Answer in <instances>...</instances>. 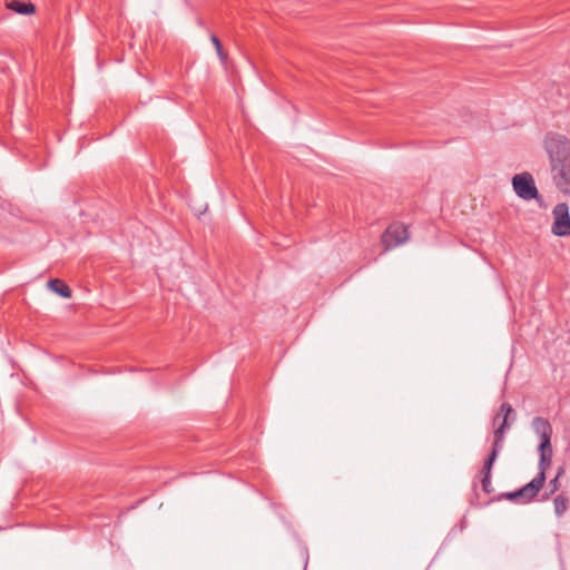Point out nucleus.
<instances>
[{"label": "nucleus", "mask_w": 570, "mask_h": 570, "mask_svg": "<svg viewBox=\"0 0 570 570\" xmlns=\"http://www.w3.org/2000/svg\"><path fill=\"white\" fill-rule=\"evenodd\" d=\"M210 40H212V42H213V45H214V47H215V49H216V52H217V55H218L219 59H220L222 61H225V60L227 59V55H226V52L224 51L223 46H222V42H220V40L218 39V37H217L216 35H212V36H210Z\"/></svg>", "instance_id": "obj_16"}, {"label": "nucleus", "mask_w": 570, "mask_h": 570, "mask_svg": "<svg viewBox=\"0 0 570 570\" xmlns=\"http://www.w3.org/2000/svg\"><path fill=\"white\" fill-rule=\"evenodd\" d=\"M551 173L558 189L570 194V161L551 165Z\"/></svg>", "instance_id": "obj_5"}, {"label": "nucleus", "mask_w": 570, "mask_h": 570, "mask_svg": "<svg viewBox=\"0 0 570 570\" xmlns=\"http://www.w3.org/2000/svg\"><path fill=\"white\" fill-rule=\"evenodd\" d=\"M531 426L535 434L540 438L539 445H551L552 426L550 422L541 416H535L532 420Z\"/></svg>", "instance_id": "obj_7"}, {"label": "nucleus", "mask_w": 570, "mask_h": 570, "mask_svg": "<svg viewBox=\"0 0 570 570\" xmlns=\"http://www.w3.org/2000/svg\"><path fill=\"white\" fill-rule=\"evenodd\" d=\"M546 482V478L535 476L529 483L524 484L522 488L518 490V495L520 498V503H529L531 502L543 488Z\"/></svg>", "instance_id": "obj_6"}, {"label": "nucleus", "mask_w": 570, "mask_h": 570, "mask_svg": "<svg viewBox=\"0 0 570 570\" xmlns=\"http://www.w3.org/2000/svg\"><path fill=\"white\" fill-rule=\"evenodd\" d=\"M500 415H502V421L499 426L502 428L503 431L509 430L515 420L514 411H513L511 404L504 402L500 405L499 413L497 414V416L493 420L494 423L500 417Z\"/></svg>", "instance_id": "obj_9"}, {"label": "nucleus", "mask_w": 570, "mask_h": 570, "mask_svg": "<svg viewBox=\"0 0 570 570\" xmlns=\"http://www.w3.org/2000/svg\"><path fill=\"white\" fill-rule=\"evenodd\" d=\"M6 7L19 14H31L36 11V7L31 2H21L18 0L7 1Z\"/></svg>", "instance_id": "obj_12"}, {"label": "nucleus", "mask_w": 570, "mask_h": 570, "mask_svg": "<svg viewBox=\"0 0 570 570\" xmlns=\"http://www.w3.org/2000/svg\"><path fill=\"white\" fill-rule=\"evenodd\" d=\"M514 193L524 200L538 199L540 197L534 179L530 173L517 174L512 178Z\"/></svg>", "instance_id": "obj_2"}, {"label": "nucleus", "mask_w": 570, "mask_h": 570, "mask_svg": "<svg viewBox=\"0 0 570 570\" xmlns=\"http://www.w3.org/2000/svg\"><path fill=\"white\" fill-rule=\"evenodd\" d=\"M48 286L50 289H52L55 293L60 295L63 298H70L71 297V289L70 287L61 279L53 278L48 282Z\"/></svg>", "instance_id": "obj_13"}, {"label": "nucleus", "mask_w": 570, "mask_h": 570, "mask_svg": "<svg viewBox=\"0 0 570 570\" xmlns=\"http://www.w3.org/2000/svg\"><path fill=\"white\" fill-rule=\"evenodd\" d=\"M494 462H495V459L487 458L484 463H483V468L481 470V473H482V479H481L482 490L485 493H488V494L492 493V491H493L492 483H491V471H492V466H493Z\"/></svg>", "instance_id": "obj_10"}, {"label": "nucleus", "mask_w": 570, "mask_h": 570, "mask_svg": "<svg viewBox=\"0 0 570 570\" xmlns=\"http://www.w3.org/2000/svg\"><path fill=\"white\" fill-rule=\"evenodd\" d=\"M504 434H505V431H503V429L500 426H498L494 430L492 449H491V452L489 453L488 458H492V459L497 460L500 451L503 449Z\"/></svg>", "instance_id": "obj_11"}, {"label": "nucleus", "mask_w": 570, "mask_h": 570, "mask_svg": "<svg viewBox=\"0 0 570 570\" xmlns=\"http://www.w3.org/2000/svg\"><path fill=\"white\" fill-rule=\"evenodd\" d=\"M501 498H504L507 500L514 501V502H520V498L518 495V490L508 492V493H503L501 495Z\"/></svg>", "instance_id": "obj_17"}, {"label": "nucleus", "mask_w": 570, "mask_h": 570, "mask_svg": "<svg viewBox=\"0 0 570 570\" xmlns=\"http://www.w3.org/2000/svg\"><path fill=\"white\" fill-rule=\"evenodd\" d=\"M550 166L570 161V140L560 134L550 132L543 140Z\"/></svg>", "instance_id": "obj_1"}, {"label": "nucleus", "mask_w": 570, "mask_h": 570, "mask_svg": "<svg viewBox=\"0 0 570 570\" xmlns=\"http://www.w3.org/2000/svg\"><path fill=\"white\" fill-rule=\"evenodd\" d=\"M538 452H539V464L538 469L539 472L537 476H543L546 478L547 470L550 468L552 463V455L553 450L552 445H538Z\"/></svg>", "instance_id": "obj_8"}, {"label": "nucleus", "mask_w": 570, "mask_h": 570, "mask_svg": "<svg viewBox=\"0 0 570 570\" xmlns=\"http://www.w3.org/2000/svg\"><path fill=\"white\" fill-rule=\"evenodd\" d=\"M563 474H564V468L560 466L558 469L557 475L552 480H550L549 485H548L549 491H547L543 494L542 500H548L550 498V495H552L554 492H557L559 490V487H560L559 479Z\"/></svg>", "instance_id": "obj_14"}, {"label": "nucleus", "mask_w": 570, "mask_h": 570, "mask_svg": "<svg viewBox=\"0 0 570 570\" xmlns=\"http://www.w3.org/2000/svg\"><path fill=\"white\" fill-rule=\"evenodd\" d=\"M569 500L566 495L559 494L553 499L554 512L558 517L562 515L568 509Z\"/></svg>", "instance_id": "obj_15"}, {"label": "nucleus", "mask_w": 570, "mask_h": 570, "mask_svg": "<svg viewBox=\"0 0 570 570\" xmlns=\"http://www.w3.org/2000/svg\"><path fill=\"white\" fill-rule=\"evenodd\" d=\"M409 238L407 227L400 222H394L389 225L384 234L382 235V244L386 250L392 249Z\"/></svg>", "instance_id": "obj_3"}, {"label": "nucleus", "mask_w": 570, "mask_h": 570, "mask_svg": "<svg viewBox=\"0 0 570 570\" xmlns=\"http://www.w3.org/2000/svg\"><path fill=\"white\" fill-rule=\"evenodd\" d=\"M554 223L552 225V233L557 236H567L570 234V216L568 206L559 204L553 209Z\"/></svg>", "instance_id": "obj_4"}]
</instances>
